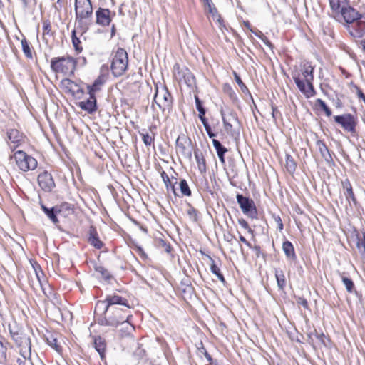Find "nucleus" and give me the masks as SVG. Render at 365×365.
<instances>
[{
    "mask_svg": "<svg viewBox=\"0 0 365 365\" xmlns=\"http://www.w3.org/2000/svg\"><path fill=\"white\" fill-rule=\"evenodd\" d=\"M76 24L82 33L93 24V6L91 0H75Z\"/></svg>",
    "mask_w": 365,
    "mask_h": 365,
    "instance_id": "1",
    "label": "nucleus"
},
{
    "mask_svg": "<svg viewBox=\"0 0 365 365\" xmlns=\"http://www.w3.org/2000/svg\"><path fill=\"white\" fill-rule=\"evenodd\" d=\"M313 72L314 67L312 66L306 64L303 66L302 73L305 82L307 83V86L304 81L300 79L299 74L296 73L292 75L293 80L294 81L297 88L307 98H311L316 94V91L312 83L314 80Z\"/></svg>",
    "mask_w": 365,
    "mask_h": 365,
    "instance_id": "2",
    "label": "nucleus"
},
{
    "mask_svg": "<svg viewBox=\"0 0 365 365\" xmlns=\"http://www.w3.org/2000/svg\"><path fill=\"white\" fill-rule=\"evenodd\" d=\"M76 61L71 56L54 57L51 60V68L56 73L72 76L76 69Z\"/></svg>",
    "mask_w": 365,
    "mask_h": 365,
    "instance_id": "3",
    "label": "nucleus"
},
{
    "mask_svg": "<svg viewBox=\"0 0 365 365\" xmlns=\"http://www.w3.org/2000/svg\"><path fill=\"white\" fill-rule=\"evenodd\" d=\"M128 66V56L124 48H118L113 54L110 70L115 77L123 76Z\"/></svg>",
    "mask_w": 365,
    "mask_h": 365,
    "instance_id": "4",
    "label": "nucleus"
},
{
    "mask_svg": "<svg viewBox=\"0 0 365 365\" xmlns=\"http://www.w3.org/2000/svg\"><path fill=\"white\" fill-rule=\"evenodd\" d=\"M173 101L172 95L166 87L163 86L160 89L156 88L153 106L155 103L163 112L169 113L173 107Z\"/></svg>",
    "mask_w": 365,
    "mask_h": 365,
    "instance_id": "5",
    "label": "nucleus"
},
{
    "mask_svg": "<svg viewBox=\"0 0 365 365\" xmlns=\"http://www.w3.org/2000/svg\"><path fill=\"white\" fill-rule=\"evenodd\" d=\"M130 307L128 305V307H111L110 312L111 314L110 316V319L114 320L115 323V327L119 324H123L125 322L127 323L126 329H133V326L129 322L130 318L132 317L130 311Z\"/></svg>",
    "mask_w": 365,
    "mask_h": 365,
    "instance_id": "6",
    "label": "nucleus"
},
{
    "mask_svg": "<svg viewBox=\"0 0 365 365\" xmlns=\"http://www.w3.org/2000/svg\"><path fill=\"white\" fill-rule=\"evenodd\" d=\"M14 158L18 168L24 172L34 170L37 167V160L23 150L16 151Z\"/></svg>",
    "mask_w": 365,
    "mask_h": 365,
    "instance_id": "7",
    "label": "nucleus"
},
{
    "mask_svg": "<svg viewBox=\"0 0 365 365\" xmlns=\"http://www.w3.org/2000/svg\"><path fill=\"white\" fill-rule=\"evenodd\" d=\"M236 199L240 209L245 215L252 219H257V210L254 201L251 198L242 194H237Z\"/></svg>",
    "mask_w": 365,
    "mask_h": 365,
    "instance_id": "8",
    "label": "nucleus"
},
{
    "mask_svg": "<svg viewBox=\"0 0 365 365\" xmlns=\"http://www.w3.org/2000/svg\"><path fill=\"white\" fill-rule=\"evenodd\" d=\"M334 121L353 136L356 135L357 119L350 113L334 116Z\"/></svg>",
    "mask_w": 365,
    "mask_h": 365,
    "instance_id": "9",
    "label": "nucleus"
},
{
    "mask_svg": "<svg viewBox=\"0 0 365 365\" xmlns=\"http://www.w3.org/2000/svg\"><path fill=\"white\" fill-rule=\"evenodd\" d=\"M192 145L190 138L184 134L180 135L176 140V152L183 158L191 160Z\"/></svg>",
    "mask_w": 365,
    "mask_h": 365,
    "instance_id": "10",
    "label": "nucleus"
},
{
    "mask_svg": "<svg viewBox=\"0 0 365 365\" xmlns=\"http://www.w3.org/2000/svg\"><path fill=\"white\" fill-rule=\"evenodd\" d=\"M38 182L45 192H51L55 187V182L51 173L43 171L38 175Z\"/></svg>",
    "mask_w": 365,
    "mask_h": 365,
    "instance_id": "11",
    "label": "nucleus"
},
{
    "mask_svg": "<svg viewBox=\"0 0 365 365\" xmlns=\"http://www.w3.org/2000/svg\"><path fill=\"white\" fill-rule=\"evenodd\" d=\"M111 11L108 9L99 7L96 11V23L102 26H108L111 21Z\"/></svg>",
    "mask_w": 365,
    "mask_h": 365,
    "instance_id": "12",
    "label": "nucleus"
},
{
    "mask_svg": "<svg viewBox=\"0 0 365 365\" xmlns=\"http://www.w3.org/2000/svg\"><path fill=\"white\" fill-rule=\"evenodd\" d=\"M341 185L344 195L345 196L346 200H347V202L349 205V206H351V202H353L354 205H356L357 200L354 195L352 185L349 180L346 178L345 180H342Z\"/></svg>",
    "mask_w": 365,
    "mask_h": 365,
    "instance_id": "13",
    "label": "nucleus"
},
{
    "mask_svg": "<svg viewBox=\"0 0 365 365\" xmlns=\"http://www.w3.org/2000/svg\"><path fill=\"white\" fill-rule=\"evenodd\" d=\"M348 24L354 23L356 20L360 19L361 14L354 8L350 6H343L340 12Z\"/></svg>",
    "mask_w": 365,
    "mask_h": 365,
    "instance_id": "14",
    "label": "nucleus"
},
{
    "mask_svg": "<svg viewBox=\"0 0 365 365\" xmlns=\"http://www.w3.org/2000/svg\"><path fill=\"white\" fill-rule=\"evenodd\" d=\"M79 108L91 114L97 110V101L96 96L89 95V98L86 101H82L78 103Z\"/></svg>",
    "mask_w": 365,
    "mask_h": 365,
    "instance_id": "15",
    "label": "nucleus"
},
{
    "mask_svg": "<svg viewBox=\"0 0 365 365\" xmlns=\"http://www.w3.org/2000/svg\"><path fill=\"white\" fill-rule=\"evenodd\" d=\"M106 81V78L104 75H99L91 85H87L88 93L89 95L96 96V93L101 90Z\"/></svg>",
    "mask_w": 365,
    "mask_h": 365,
    "instance_id": "16",
    "label": "nucleus"
},
{
    "mask_svg": "<svg viewBox=\"0 0 365 365\" xmlns=\"http://www.w3.org/2000/svg\"><path fill=\"white\" fill-rule=\"evenodd\" d=\"M7 137L11 143H14L12 150L16 149L24 140V135L16 129H11L7 131Z\"/></svg>",
    "mask_w": 365,
    "mask_h": 365,
    "instance_id": "17",
    "label": "nucleus"
},
{
    "mask_svg": "<svg viewBox=\"0 0 365 365\" xmlns=\"http://www.w3.org/2000/svg\"><path fill=\"white\" fill-rule=\"evenodd\" d=\"M88 243L96 249H101L103 246V242L99 239L96 228L91 226L88 231Z\"/></svg>",
    "mask_w": 365,
    "mask_h": 365,
    "instance_id": "18",
    "label": "nucleus"
},
{
    "mask_svg": "<svg viewBox=\"0 0 365 365\" xmlns=\"http://www.w3.org/2000/svg\"><path fill=\"white\" fill-rule=\"evenodd\" d=\"M221 115L225 130L228 133L232 134V130L233 127L232 123H239L238 118L237 117L236 114L232 112L230 113L228 115L225 117L223 111H221Z\"/></svg>",
    "mask_w": 365,
    "mask_h": 365,
    "instance_id": "19",
    "label": "nucleus"
},
{
    "mask_svg": "<svg viewBox=\"0 0 365 365\" xmlns=\"http://www.w3.org/2000/svg\"><path fill=\"white\" fill-rule=\"evenodd\" d=\"M110 308L114 307V305H122L124 307H128V302L125 298H123L117 294L108 295L106 297Z\"/></svg>",
    "mask_w": 365,
    "mask_h": 365,
    "instance_id": "20",
    "label": "nucleus"
},
{
    "mask_svg": "<svg viewBox=\"0 0 365 365\" xmlns=\"http://www.w3.org/2000/svg\"><path fill=\"white\" fill-rule=\"evenodd\" d=\"M194 155L197 162V168L201 174H205L207 170L206 160L200 149H194Z\"/></svg>",
    "mask_w": 365,
    "mask_h": 365,
    "instance_id": "21",
    "label": "nucleus"
},
{
    "mask_svg": "<svg viewBox=\"0 0 365 365\" xmlns=\"http://www.w3.org/2000/svg\"><path fill=\"white\" fill-rule=\"evenodd\" d=\"M93 345L95 349L98 352L101 359L104 360L105 352L106 349V341L101 336H96L94 338Z\"/></svg>",
    "mask_w": 365,
    "mask_h": 365,
    "instance_id": "22",
    "label": "nucleus"
},
{
    "mask_svg": "<svg viewBox=\"0 0 365 365\" xmlns=\"http://www.w3.org/2000/svg\"><path fill=\"white\" fill-rule=\"evenodd\" d=\"M212 145L220 163L224 165L225 163V154L227 152V149L217 139H212Z\"/></svg>",
    "mask_w": 365,
    "mask_h": 365,
    "instance_id": "23",
    "label": "nucleus"
},
{
    "mask_svg": "<svg viewBox=\"0 0 365 365\" xmlns=\"http://www.w3.org/2000/svg\"><path fill=\"white\" fill-rule=\"evenodd\" d=\"M41 207L43 212L54 225H58L59 223V220L57 217L58 212L56 206L48 208L43 203H41Z\"/></svg>",
    "mask_w": 365,
    "mask_h": 365,
    "instance_id": "24",
    "label": "nucleus"
},
{
    "mask_svg": "<svg viewBox=\"0 0 365 365\" xmlns=\"http://www.w3.org/2000/svg\"><path fill=\"white\" fill-rule=\"evenodd\" d=\"M317 147L322 155V157L327 161L330 162L332 160V157L330 154L329 150L323 140H318L316 143Z\"/></svg>",
    "mask_w": 365,
    "mask_h": 365,
    "instance_id": "25",
    "label": "nucleus"
},
{
    "mask_svg": "<svg viewBox=\"0 0 365 365\" xmlns=\"http://www.w3.org/2000/svg\"><path fill=\"white\" fill-rule=\"evenodd\" d=\"M58 214L67 217L73 212V205L68 202H63L61 205H56Z\"/></svg>",
    "mask_w": 365,
    "mask_h": 365,
    "instance_id": "26",
    "label": "nucleus"
},
{
    "mask_svg": "<svg viewBox=\"0 0 365 365\" xmlns=\"http://www.w3.org/2000/svg\"><path fill=\"white\" fill-rule=\"evenodd\" d=\"M282 250L287 258L294 260L297 258L294 248L291 242L286 240L282 244Z\"/></svg>",
    "mask_w": 365,
    "mask_h": 365,
    "instance_id": "27",
    "label": "nucleus"
},
{
    "mask_svg": "<svg viewBox=\"0 0 365 365\" xmlns=\"http://www.w3.org/2000/svg\"><path fill=\"white\" fill-rule=\"evenodd\" d=\"M110 308L106 302V299L105 300H99L97 302L95 307V312L96 314L105 315L106 312H110Z\"/></svg>",
    "mask_w": 365,
    "mask_h": 365,
    "instance_id": "28",
    "label": "nucleus"
},
{
    "mask_svg": "<svg viewBox=\"0 0 365 365\" xmlns=\"http://www.w3.org/2000/svg\"><path fill=\"white\" fill-rule=\"evenodd\" d=\"M274 275L279 289L284 291L286 287V278L284 272L282 270L275 269Z\"/></svg>",
    "mask_w": 365,
    "mask_h": 365,
    "instance_id": "29",
    "label": "nucleus"
},
{
    "mask_svg": "<svg viewBox=\"0 0 365 365\" xmlns=\"http://www.w3.org/2000/svg\"><path fill=\"white\" fill-rule=\"evenodd\" d=\"M209 259L211 262L210 263V271L212 272V274L216 275V277L218 278V279L220 282H222L223 284H225L226 282V281H225L224 276L220 272V268L215 264L214 259L211 257H209Z\"/></svg>",
    "mask_w": 365,
    "mask_h": 365,
    "instance_id": "30",
    "label": "nucleus"
},
{
    "mask_svg": "<svg viewBox=\"0 0 365 365\" xmlns=\"http://www.w3.org/2000/svg\"><path fill=\"white\" fill-rule=\"evenodd\" d=\"M285 166L289 173H293L297 168V163L293 157L289 154H286Z\"/></svg>",
    "mask_w": 365,
    "mask_h": 365,
    "instance_id": "31",
    "label": "nucleus"
},
{
    "mask_svg": "<svg viewBox=\"0 0 365 365\" xmlns=\"http://www.w3.org/2000/svg\"><path fill=\"white\" fill-rule=\"evenodd\" d=\"M21 46H22V51L25 55V56L27 58L31 59L33 58V53L31 47L30 46V43L26 40L25 37H24L21 41Z\"/></svg>",
    "mask_w": 365,
    "mask_h": 365,
    "instance_id": "32",
    "label": "nucleus"
},
{
    "mask_svg": "<svg viewBox=\"0 0 365 365\" xmlns=\"http://www.w3.org/2000/svg\"><path fill=\"white\" fill-rule=\"evenodd\" d=\"M204 5L206 9L208 10L209 13L212 16L213 18L217 16V20L220 21V16L218 15L217 10L212 0H203Z\"/></svg>",
    "mask_w": 365,
    "mask_h": 365,
    "instance_id": "33",
    "label": "nucleus"
},
{
    "mask_svg": "<svg viewBox=\"0 0 365 365\" xmlns=\"http://www.w3.org/2000/svg\"><path fill=\"white\" fill-rule=\"evenodd\" d=\"M362 18L363 16L361 14L360 19L355 21L354 26L359 36H361L365 34V17L364 20Z\"/></svg>",
    "mask_w": 365,
    "mask_h": 365,
    "instance_id": "34",
    "label": "nucleus"
},
{
    "mask_svg": "<svg viewBox=\"0 0 365 365\" xmlns=\"http://www.w3.org/2000/svg\"><path fill=\"white\" fill-rule=\"evenodd\" d=\"M329 4L334 11L340 13L343 6H346V0H329Z\"/></svg>",
    "mask_w": 365,
    "mask_h": 365,
    "instance_id": "35",
    "label": "nucleus"
},
{
    "mask_svg": "<svg viewBox=\"0 0 365 365\" xmlns=\"http://www.w3.org/2000/svg\"><path fill=\"white\" fill-rule=\"evenodd\" d=\"M71 40L75 51L78 53H81L83 51V48L81 46V42L80 39L76 36V31L75 29H73L71 32Z\"/></svg>",
    "mask_w": 365,
    "mask_h": 365,
    "instance_id": "36",
    "label": "nucleus"
},
{
    "mask_svg": "<svg viewBox=\"0 0 365 365\" xmlns=\"http://www.w3.org/2000/svg\"><path fill=\"white\" fill-rule=\"evenodd\" d=\"M155 245L158 248L162 249L166 253L169 254L171 252L172 247L170 245L161 238H158L155 240Z\"/></svg>",
    "mask_w": 365,
    "mask_h": 365,
    "instance_id": "37",
    "label": "nucleus"
},
{
    "mask_svg": "<svg viewBox=\"0 0 365 365\" xmlns=\"http://www.w3.org/2000/svg\"><path fill=\"white\" fill-rule=\"evenodd\" d=\"M222 89L224 93L229 96L232 101L236 102L237 101V96L230 84L225 83Z\"/></svg>",
    "mask_w": 365,
    "mask_h": 365,
    "instance_id": "38",
    "label": "nucleus"
},
{
    "mask_svg": "<svg viewBox=\"0 0 365 365\" xmlns=\"http://www.w3.org/2000/svg\"><path fill=\"white\" fill-rule=\"evenodd\" d=\"M196 109L199 112L200 120L205 118L206 109L202 106V102L197 96H195Z\"/></svg>",
    "mask_w": 365,
    "mask_h": 365,
    "instance_id": "39",
    "label": "nucleus"
},
{
    "mask_svg": "<svg viewBox=\"0 0 365 365\" xmlns=\"http://www.w3.org/2000/svg\"><path fill=\"white\" fill-rule=\"evenodd\" d=\"M161 177H162V179L167 187V190H168L169 189H170V190L173 192V194L175 195H177L175 185L171 182L168 175L166 174V173L165 171H163L161 173Z\"/></svg>",
    "mask_w": 365,
    "mask_h": 365,
    "instance_id": "40",
    "label": "nucleus"
},
{
    "mask_svg": "<svg viewBox=\"0 0 365 365\" xmlns=\"http://www.w3.org/2000/svg\"><path fill=\"white\" fill-rule=\"evenodd\" d=\"M179 187L180 189V192L182 195L185 196H190L192 192L191 190L187 184V182L185 179H181L179 182Z\"/></svg>",
    "mask_w": 365,
    "mask_h": 365,
    "instance_id": "41",
    "label": "nucleus"
},
{
    "mask_svg": "<svg viewBox=\"0 0 365 365\" xmlns=\"http://www.w3.org/2000/svg\"><path fill=\"white\" fill-rule=\"evenodd\" d=\"M115 321L111 319L110 316L105 317L103 315H101V317L98 319V323L100 325L103 326H109L115 327Z\"/></svg>",
    "mask_w": 365,
    "mask_h": 365,
    "instance_id": "42",
    "label": "nucleus"
},
{
    "mask_svg": "<svg viewBox=\"0 0 365 365\" xmlns=\"http://www.w3.org/2000/svg\"><path fill=\"white\" fill-rule=\"evenodd\" d=\"M187 206H188V209L187 210V214L189 217V218L192 221V222H197L198 220V211L191 205V204L188 203L187 204Z\"/></svg>",
    "mask_w": 365,
    "mask_h": 365,
    "instance_id": "43",
    "label": "nucleus"
},
{
    "mask_svg": "<svg viewBox=\"0 0 365 365\" xmlns=\"http://www.w3.org/2000/svg\"><path fill=\"white\" fill-rule=\"evenodd\" d=\"M94 269H95L96 272L100 273L101 277L103 278H104L105 279L109 280L110 279L112 278V276L110 274V272H108V270L106 269L103 266H101V265H96L94 267Z\"/></svg>",
    "mask_w": 365,
    "mask_h": 365,
    "instance_id": "44",
    "label": "nucleus"
},
{
    "mask_svg": "<svg viewBox=\"0 0 365 365\" xmlns=\"http://www.w3.org/2000/svg\"><path fill=\"white\" fill-rule=\"evenodd\" d=\"M47 344L54 349L57 352L60 353L61 351V346L58 344L57 339L55 338L53 335H51L46 337Z\"/></svg>",
    "mask_w": 365,
    "mask_h": 365,
    "instance_id": "45",
    "label": "nucleus"
},
{
    "mask_svg": "<svg viewBox=\"0 0 365 365\" xmlns=\"http://www.w3.org/2000/svg\"><path fill=\"white\" fill-rule=\"evenodd\" d=\"M341 280L346 287V291L349 293H352L354 290V284L352 279L349 277L342 276Z\"/></svg>",
    "mask_w": 365,
    "mask_h": 365,
    "instance_id": "46",
    "label": "nucleus"
},
{
    "mask_svg": "<svg viewBox=\"0 0 365 365\" xmlns=\"http://www.w3.org/2000/svg\"><path fill=\"white\" fill-rule=\"evenodd\" d=\"M316 106H319L325 113L327 116H331L332 113L331 109L328 107L326 103L322 100L321 98H317L316 100Z\"/></svg>",
    "mask_w": 365,
    "mask_h": 365,
    "instance_id": "47",
    "label": "nucleus"
},
{
    "mask_svg": "<svg viewBox=\"0 0 365 365\" xmlns=\"http://www.w3.org/2000/svg\"><path fill=\"white\" fill-rule=\"evenodd\" d=\"M233 75H234V77H235V80L236 83H237V85L239 86V87L240 88L241 91L244 93H250V91H249L247 87L242 82V81L240 78V76L235 71H233Z\"/></svg>",
    "mask_w": 365,
    "mask_h": 365,
    "instance_id": "48",
    "label": "nucleus"
},
{
    "mask_svg": "<svg viewBox=\"0 0 365 365\" xmlns=\"http://www.w3.org/2000/svg\"><path fill=\"white\" fill-rule=\"evenodd\" d=\"M7 342L0 344V363L4 364L6 361Z\"/></svg>",
    "mask_w": 365,
    "mask_h": 365,
    "instance_id": "49",
    "label": "nucleus"
},
{
    "mask_svg": "<svg viewBox=\"0 0 365 365\" xmlns=\"http://www.w3.org/2000/svg\"><path fill=\"white\" fill-rule=\"evenodd\" d=\"M184 80L186 84L190 88L193 87L195 84V76L190 71L184 74Z\"/></svg>",
    "mask_w": 365,
    "mask_h": 365,
    "instance_id": "50",
    "label": "nucleus"
},
{
    "mask_svg": "<svg viewBox=\"0 0 365 365\" xmlns=\"http://www.w3.org/2000/svg\"><path fill=\"white\" fill-rule=\"evenodd\" d=\"M143 141L146 145H150L154 142V137L150 135L148 133H141Z\"/></svg>",
    "mask_w": 365,
    "mask_h": 365,
    "instance_id": "51",
    "label": "nucleus"
},
{
    "mask_svg": "<svg viewBox=\"0 0 365 365\" xmlns=\"http://www.w3.org/2000/svg\"><path fill=\"white\" fill-rule=\"evenodd\" d=\"M295 298L297 304L302 306L305 309H309L308 302L305 298L302 297H295Z\"/></svg>",
    "mask_w": 365,
    "mask_h": 365,
    "instance_id": "52",
    "label": "nucleus"
},
{
    "mask_svg": "<svg viewBox=\"0 0 365 365\" xmlns=\"http://www.w3.org/2000/svg\"><path fill=\"white\" fill-rule=\"evenodd\" d=\"M314 335L316 336V338L318 339L319 344L327 346V343H326V336L324 335V334L323 332L322 333H318L317 332V331H314Z\"/></svg>",
    "mask_w": 365,
    "mask_h": 365,
    "instance_id": "53",
    "label": "nucleus"
},
{
    "mask_svg": "<svg viewBox=\"0 0 365 365\" xmlns=\"http://www.w3.org/2000/svg\"><path fill=\"white\" fill-rule=\"evenodd\" d=\"M51 30V22L48 20L43 21V34H49Z\"/></svg>",
    "mask_w": 365,
    "mask_h": 365,
    "instance_id": "54",
    "label": "nucleus"
},
{
    "mask_svg": "<svg viewBox=\"0 0 365 365\" xmlns=\"http://www.w3.org/2000/svg\"><path fill=\"white\" fill-rule=\"evenodd\" d=\"M66 81H67L68 85H74L76 87H78V88L75 91V93L77 96L78 95L82 96L83 94H84V91L81 88H80L76 83H75L73 81H72L71 80H69V79H66Z\"/></svg>",
    "mask_w": 365,
    "mask_h": 365,
    "instance_id": "55",
    "label": "nucleus"
},
{
    "mask_svg": "<svg viewBox=\"0 0 365 365\" xmlns=\"http://www.w3.org/2000/svg\"><path fill=\"white\" fill-rule=\"evenodd\" d=\"M273 218L275 221V222L277 224V227L279 231H282L284 228V225L282 223V219L279 215H273Z\"/></svg>",
    "mask_w": 365,
    "mask_h": 365,
    "instance_id": "56",
    "label": "nucleus"
},
{
    "mask_svg": "<svg viewBox=\"0 0 365 365\" xmlns=\"http://www.w3.org/2000/svg\"><path fill=\"white\" fill-rule=\"evenodd\" d=\"M238 222L243 228H245V230H247L249 232H252V229L250 228V227L249 226V224L245 219H243V218L239 219Z\"/></svg>",
    "mask_w": 365,
    "mask_h": 365,
    "instance_id": "57",
    "label": "nucleus"
},
{
    "mask_svg": "<svg viewBox=\"0 0 365 365\" xmlns=\"http://www.w3.org/2000/svg\"><path fill=\"white\" fill-rule=\"evenodd\" d=\"M259 33L260 34H257V33H255V35H257L259 38H260L262 41L266 44L269 47H272V44L271 43V42L267 39V37H265L264 36L263 34H262L260 31H259Z\"/></svg>",
    "mask_w": 365,
    "mask_h": 365,
    "instance_id": "58",
    "label": "nucleus"
},
{
    "mask_svg": "<svg viewBox=\"0 0 365 365\" xmlns=\"http://www.w3.org/2000/svg\"><path fill=\"white\" fill-rule=\"evenodd\" d=\"M357 238H358V241L356 243L357 247H360V246H362L364 247V251L365 252V232H363L362 238H360L359 237Z\"/></svg>",
    "mask_w": 365,
    "mask_h": 365,
    "instance_id": "59",
    "label": "nucleus"
},
{
    "mask_svg": "<svg viewBox=\"0 0 365 365\" xmlns=\"http://www.w3.org/2000/svg\"><path fill=\"white\" fill-rule=\"evenodd\" d=\"M199 351L200 353L204 354V356H205V358L210 363H212V359L211 356L208 354V352L206 351V349L203 346H202V348L199 349Z\"/></svg>",
    "mask_w": 365,
    "mask_h": 365,
    "instance_id": "60",
    "label": "nucleus"
},
{
    "mask_svg": "<svg viewBox=\"0 0 365 365\" xmlns=\"http://www.w3.org/2000/svg\"><path fill=\"white\" fill-rule=\"evenodd\" d=\"M200 121L202 122V123L203 124V126L205 129V131H207L209 130L210 129H211V127L210 125H209L208 122H207V120L206 118H203V119H201Z\"/></svg>",
    "mask_w": 365,
    "mask_h": 365,
    "instance_id": "61",
    "label": "nucleus"
},
{
    "mask_svg": "<svg viewBox=\"0 0 365 365\" xmlns=\"http://www.w3.org/2000/svg\"><path fill=\"white\" fill-rule=\"evenodd\" d=\"M253 250L255 252V255L257 257H259V255L261 254V249L260 247L258 245H255L253 247Z\"/></svg>",
    "mask_w": 365,
    "mask_h": 365,
    "instance_id": "62",
    "label": "nucleus"
},
{
    "mask_svg": "<svg viewBox=\"0 0 365 365\" xmlns=\"http://www.w3.org/2000/svg\"><path fill=\"white\" fill-rule=\"evenodd\" d=\"M240 240L245 243L247 247L252 248L251 244L241 235H240Z\"/></svg>",
    "mask_w": 365,
    "mask_h": 365,
    "instance_id": "63",
    "label": "nucleus"
},
{
    "mask_svg": "<svg viewBox=\"0 0 365 365\" xmlns=\"http://www.w3.org/2000/svg\"><path fill=\"white\" fill-rule=\"evenodd\" d=\"M272 117L274 118H277V115L278 113H279V111L277 110V108L276 107H274V106H272Z\"/></svg>",
    "mask_w": 365,
    "mask_h": 365,
    "instance_id": "64",
    "label": "nucleus"
}]
</instances>
